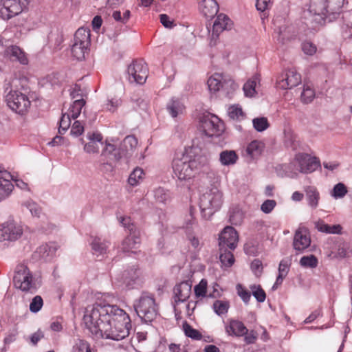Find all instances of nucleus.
Instances as JSON below:
<instances>
[{
	"label": "nucleus",
	"mask_w": 352,
	"mask_h": 352,
	"mask_svg": "<svg viewBox=\"0 0 352 352\" xmlns=\"http://www.w3.org/2000/svg\"><path fill=\"white\" fill-rule=\"evenodd\" d=\"M126 317V312L116 305L104 302H96L88 306L85 312L83 320L92 335L98 336L102 324L112 322L114 318Z\"/></svg>",
	"instance_id": "obj_1"
},
{
	"label": "nucleus",
	"mask_w": 352,
	"mask_h": 352,
	"mask_svg": "<svg viewBox=\"0 0 352 352\" xmlns=\"http://www.w3.org/2000/svg\"><path fill=\"white\" fill-rule=\"evenodd\" d=\"M200 153L201 149L192 145L186 148L181 158L173 160V172L179 180L190 179L204 170L208 159Z\"/></svg>",
	"instance_id": "obj_2"
},
{
	"label": "nucleus",
	"mask_w": 352,
	"mask_h": 352,
	"mask_svg": "<svg viewBox=\"0 0 352 352\" xmlns=\"http://www.w3.org/2000/svg\"><path fill=\"white\" fill-rule=\"evenodd\" d=\"M346 0H311L309 11L320 25L331 22L340 15Z\"/></svg>",
	"instance_id": "obj_3"
},
{
	"label": "nucleus",
	"mask_w": 352,
	"mask_h": 352,
	"mask_svg": "<svg viewBox=\"0 0 352 352\" xmlns=\"http://www.w3.org/2000/svg\"><path fill=\"white\" fill-rule=\"evenodd\" d=\"M131 324L129 316L126 314V317L114 318L112 322L102 324V330L97 338L121 340L129 334Z\"/></svg>",
	"instance_id": "obj_4"
},
{
	"label": "nucleus",
	"mask_w": 352,
	"mask_h": 352,
	"mask_svg": "<svg viewBox=\"0 0 352 352\" xmlns=\"http://www.w3.org/2000/svg\"><path fill=\"white\" fill-rule=\"evenodd\" d=\"M135 311L145 323L153 321L157 315V307L153 296L142 293L133 305Z\"/></svg>",
	"instance_id": "obj_5"
},
{
	"label": "nucleus",
	"mask_w": 352,
	"mask_h": 352,
	"mask_svg": "<svg viewBox=\"0 0 352 352\" xmlns=\"http://www.w3.org/2000/svg\"><path fill=\"white\" fill-rule=\"evenodd\" d=\"M223 203L222 193L217 188L203 194L200 197L199 207L203 217L210 218L216 211L220 209Z\"/></svg>",
	"instance_id": "obj_6"
},
{
	"label": "nucleus",
	"mask_w": 352,
	"mask_h": 352,
	"mask_svg": "<svg viewBox=\"0 0 352 352\" xmlns=\"http://www.w3.org/2000/svg\"><path fill=\"white\" fill-rule=\"evenodd\" d=\"M210 91H221L226 97L231 98L238 85L229 76L223 74L215 73L207 81Z\"/></svg>",
	"instance_id": "obj_7"
},
{
	"label": "nucleus",
	"mask_w": 352,
	"mask_h": 352,
	"mask_svg": "<svg viewBox=\"0 0 352 352\" xmlns=\"http://www.w3.org/2000/svg\"><path fill=\"white\" fill-rule=\"evenodd\" d=\"M13 284L16 289L25 292L32 293L36 289L32 273L25 264H19L15 267Z\"/></svg>",
	"instance_id": "obj_8"
},
{
	"label": "nucleus",
	"mask_w": 352,
	"mask_h": 352,
	"mask_svg": "<svg viewBox=\"0 0 352 352\" xmlns=\"http://www.w3.org/2000/svg\"><path fill=\"white\" fill-rule=\"evenodd\" d=\"M90 43V30L84 28H78L74 34L71 48L72 56L78 60H84L85 55L89 54Z\"/></svg>",
	"instance_id": "obj_9"
},
{
	"label": "nucleus",
	"mask_w": 352,
	"mask_h": 352,
	"mask_svg": "<svg viewBox=\"0 0 352 352\" xmlns=\"http://www.w3.org/2000/svg\"><path fill=\"white\" fill-rule=\"evenodd\" d=\"M30 0H1L0 17L4 20L19 15L28 8Z\"/></svg>",
	"instance_id": "obj_10"
},
{
	"label": "nucleus",
	"mask_w": 352,
	"mask_h": 352,
	"mask_svg": "<svg viewBox=\"0 0 352 352\" xmlns=\"http://www.w3.org/2000/svg\"><path fill=\"white\" fill-rule=\"evenodd\" d=\"M200 129L208 137L219 136L223 131L224 125L217 116L208 113L200 118Z\"/></svg>",
	"instance_id": "obj_11"
},
{
	"label": "nucleus",
	"mask_w": 352,
	"mask_h": 352,
	"mask_svg": "<svg viewBox=\"0 0 352 352\" xmlns=\"http://www.w3.org/2000/svg\"><path fill=\"white\" fill-rule=\"evenodd\" d=\"M8 106L16 113L23 114L30 106L28 96L19 91L11 90L6 98Z\"/></svg>",
	"instance_id": "obj_12"
},
{
	"label": "nucleus",
	"mask_w": 352,
	"mask_h": 352,
	"mask_svg": "<svg viewBox=\"0 0 352 352\" xmlns=\"http://www.w3.org/2000/svg\"><path fill=\"white\" fill-rule=\"evenodd\" d=\"M129 80L142 85L148 76V67L142 60H133L127 69Z\"/></svg>",
	"instance_id": "obj_13"
},
{
	"label": "nucleus",
	"mask_w": 352,
	"mask_h": 352,
	"mask_svg": "<svg viewBox=\"0 0 352 352\" xmlns=\"http://www.w3.org/2000/svg\"><path fill=\"white\" fill-rule=\"evenodd\" d=\"M294 162L298 166V171L304 174L311 173L320 166V162L317 157L305 153H297Z\"/></svg>",
	"instance_id": "obj_14"
},
{
	"label": "nucleus",
	"mask_w": 352,
	"mask_h": 352,
	"mask_svg": "<svg viewBox=\"0 0 352 352\" xmlns=\"http://www.w3.org/2000/svg\"><path fill=\"white\" fill-rule=\"evenodd\" d=\"M23 234L21 225L13 220H9L0 227V242L3 241H15Z\"/></svg>",
	"instance_id": "obj_15"
},
{
	"label": "nucleus",
	"mask_w": 352,
	"mask_h": 352,
	"mask_svg": "<svg viewBox=\"0 0 352 352\" xmlns=\"http://www.w3.org/2000/svg\"><path fill=\"white\" fill-rule=\"evenodd\" d=\"M311 245V237L309 230L305 227H300L296 230L293 248L297 253H303Z\"/></svg>",
	"instance_id": "obj_16"
},
{
	"label": "nucleus",
	"mask_w": 352,
	"mask_h": 352,
	"mask_svg": "<svg viewBox=\"0 0 352 352\" xmlns=\"http://www.w3.org/2000/svg\"><path fill=\"white\" fill-rule=\"evenodd\" d=\"M239 236L237 232L231 226L226 227L219 234V247L234 250L237 246Z\"/></svg>",
	"instance_id": "obj_17"
},
{
	"label": "nucleus",
	"mask_w": 352,
	"mask_h": 352,
	"mask_svg": "<svg viewBox=\"0 0 352 352\" xmlns=\"http://www.w3.org/2000/svg\"><path fill=\"white\" fill-rule=\"evenodd\" d=\"M192 284L188 281H182L173 288L174 307L179 303L186 301L191 294Z\"/></svg>",
	"instance_id": "obj_18"
},
{
	"label": "nucleus",
	"mask_w": 352,
	"mask_h": 352,
	"mask_svg": "<svg viewBox=\"0 0 352 352\" xmlns=\"http://www.w3.org/2000/svg\"><path fill=\"white\" fill-rule=\"evenodd\" d=\"M3 56L11 62H18L23 65L28 64V58L26 54L16 45L7 47L4 50Z\"/></svg>",
	"instance_id": "obj_19"
},
{
	"label": "nucleus",
	"mask_w": 352,
	"mask_h": 352,
	"mask_svg": "<svg viewBox=\"0 0 352 352\" xmlns=\"http://www.w3.org/2000/svg\"><path fill=\"white\" fill-rule=\"evenodd\" d=\"M301 82V76L294 69L287 71L284 76L278 81V86L283 89H292Z\"/></svg>",
	"instance_id": "obj_20"
},
{
	"label": "nucleus",
	"mask_w": 352,
	"mask_h": 352,
	"mask_svg": "<svg viewBox=\"0 0 352 352\" xmlns=\"http://www.w3.org/2000/svg\"><path fill=\"white\" fill-rule=\"evenodd\" d=\"M124 283L129 289H133L136 285H140L142 280L140 277L139 269L137 266L133 265L124 270L122 274Z\"/></svg>",
	"instance_id": "obj_21"
},
{
	"label": "nucleus",
	"mask_w": 352,
	"mask_h": 352,
	"mask_svg": "<svg viewBox=\"0 0 352 352\" xmlns=\"http://www.w3.org/2000/svg\"><path fill=\"white\" fill-rule=\"evenodd\" d=\"M89 142L85 144L84 151L87 153H97L100 147L103 145L102 135L98 132L89 133L87 134Z\"/></svg>",
	"instance_id": "obj_22"
},
{
	"label": "nucleus",
	"mask_w": 352,
	"mask_h": 352,
	"mask_svg": "<svg viewBox=\"0 0 352 352\" xmlns=\"http://www.w3.org/2000/svg\"><path fill=\"white\" fill-rule=\"evenodd\" d=\"M231 26V21L228 16L224 14H219L212 26V37H218L221 32L230 29Z\"/></svg>",
	"instance_id": "obj_23"
},
{
	"label": "nucleus",
	"mask_w": 352,
	"mask_h": 352,
	"mask_svg": "<svg viewBox=\"0 0 352 352\" xmlns=\"http://www.w3.org/2000/svg\"><path fill=\"white\" fill-rule=\"evenodd\" d=\"M90 245L93 254L98 256L107 254L109 242L99 236H91Z\"/></svg>",
	"instance_id": "obj_24"
},
{
	"label": "nucleus",
	"mask_w": 352,
	"mask_h": 352,
	"mask_svg": "<svg viewBox=\"0 0 352 352\" xmlns=\"http://www.w3.org/2000/svg\"><path fill=\"white\" fill-rule=\"evenodd\" d=\"M57 250L55 243H45L40 245L34 252V256L47 261L54 256Z\"/></svg>",
	"instance_id": "obj_25"
},
{
	"label": "nucleus",
	"mask_w": 352,
	"mask_h": 352,
	"mask_svg": "<svg viewBox=\"0 0 352 352\" xmlns=\"http://www.w3.org/2000/svg\"><path fill=\"white\" fill-rule=\"evenodd\" d=\"M226 331L229 336L241 337L247 334L248 329L241 321L230 320L229 324L226 326Z\"/></svg>",
	"instance_id": "obj_26"
},
{
	"label": "nucleus",
	"mask_w": 352,
	"mask_h": 352,
	"mask_svg": "<svg viewBox=\"0 0 352 352\" xmlns=\"http://www.w3.org/2000/svg\"><path fill=\"white\" fill-rule=\"evenodd\" d=\"M199 11L206 17H213L219 11V5L215 0H203L199 5Z\"/></svg>",
	"instance_id": "obj_27"
},
{
	"label": "nucleus",
	"mask_w": 352,
	"mask_h": 352,
	"mask_svg": "<svg viewBox=\"0 0 352 352\" xmlns=\"http://www.w3.org/2000/svg\"><path fill=\"white\" fill-rule=\"evenodd\" d=\"M101 155L104 157H109L111 160L116 162L119 161L122 157L126 156L121 146L120 148H117L114 144L109 143L106 144L102 151Z\"/></svg>",
	"instance_id": "obj_28"
},
{
	"label": "nucleus",
	"mask_w": 352,
	"mask_h": 352,
	"mask_svg": "<svg viewBox=\"0 0 352 352\" xmlns=\"http://www.w3.org/2000/svg\"><path fill=\"white\" fill-rule=\"evenodd\" d=\"M305 192L308 205L314 209L316 208L320 199V193L317 188L312 186H308L305 187Z\"/></svg>",
	"instance_id": "obj_29"
},
{
	"label": "nucleus",
	"mask_w": 352,
	"mask_h": 352,
	"mask_svg": "<svg viewBox=\"0 0 352 352\" xmlns=\"http://www.w3.org/2000/svg\"><path fill=\"white\" fill-rule=\"evenodd\" d=\"M239 157L233 150H224L219 154V162L223 166H231L236 163Z\"/></svg>",
	"instance_id": "obj_30"
},
{
	"label": "nucleus",
	"mask_w": 352,
	"mask_h": 352,
	"mask_svg": "<svg viewBox=\"0 0 352 352\" xmlns=\"http://www.w3.org/2000/svg\"><path fill=\"white\" fill-rule=\"evenodd\" d=\"M140 243V232L129 234L122 241V249L124 252H129L136 248V245Z\"/></svg>",
	"instance_id": "obj_31"
},
{
	"label": "nucleus",
	"mask_w": 352,
	"mask_h": 352,
	"mask_svg": "<svg viewBox=\"0 0 352 352\" xmlns=\"http://www.w3.org/2000/svg\"><path fill=\"white\" fill-rule=\"evenodd\" d=\"M166 109L173 118H176L179 114L182 113L184 106L179 99L173 98L167 104Z\"/></svg>",
	"instance_id": "obj_32"
},
{
	"label": "nucleus",
	"mask_w": 352,
	"mask_h": 352,
	"mask_svg": "<svg viewBox=\"0 0 352 352\" xmlns=\"http://www.w3.org/2000/svg\"><path fill=\"white\" fill-rule=\"evenodd\" d=\"M232 250L229 248L219 247V259L225 267H231L234 262V255L232 252Z\"/></svg>",
	"instance_id": "obj_33"
},
{
	"label": "nucleus",
	"mask_w": 352,
	"mask_h": 352,
	"mask_svg": "<svg viewBox=\"0 0 352 352\" xmlns=\"http://www.w3.org/2000/svg\"><path fill=\"white\" fill-rule=\"evenodd\" d=\"M316 228L318 231L327 234H341L342 230V227L340 224L330 226L323 221L317 222Z\"/></svg>",
	"instance_id": "obj_34"
},
{
	"label": "nucleus",
	"mask_w": 352,
	"mask_h": 352,
	"mask_svg": "<svg viewBox=\"0 0 352 352\" xmlns=\"http://www.w3.org/2000/svg\"><path fill=\"white\" fill-rule=\"evenodd\" d=\"M13 189L14 185L10 180L0 178V201L8 198Z\"/></svg>",
	"instance_id": "obj_35"
},
{
	"label": "nucleus",
	"mask_w": 352,
	"mask_h": 352,
	"mask_svg": "<svg viewBox=\"0 0 352 352\" xmlns=\"http://www.w3.org/2000/svg\"><path fill=\"white\" fill-rule=\"evenodd\" d=\"M274 32L277 34L276 37L277 41L281 45L285 44L292 36L289 28L286 25L279 26L274 30Z\"/></svg>",
	"instance_id": "obj_36"
},
{
	"label": "nucleus",
	"mask_w": 352,
	"mask_h": 352,
	"mask_svg": "<svg viewBox=\"0 0 352 352\" xmlns=\"http://www.w3.org/2000/svg\"><path fill=\"white\" fill-rule=\"evenodd\" d=\"M262 150V143L259 141L254 140L248 145L246 153L252 159H254L261 155Z\"/></svg>",
	"instance_id": "obj_37"
},
{
	"label": "nucleus",
	"mask_w": 352,
	"mask_h": 352,
	"mask_svg": "<svg viewBox=\"0 0 352 352\" xmlns=\"http://www.w3.org/2000/svg\"><path fill=\"white\" fill-rule=\"evenodd\" d=\"M85 100L82 98L75 100L69 109L68 113H69V116H72L74 120L80 116L81 110L85 105Z\"/></svg>",
	"instance_id": "obj_38"
},
{
	"label": "nucleus",
	"mask_w": 352,
	"mask_h": 352,
	"mask_svg": "<svg viewBox=\"0 0 352 352\" xmlns=\"http://www.w3.org/2000/svg\"><path fill=\"white\" fill-rule=\"evenodd\" d=\"M341 34L343 38L347 39L352 37V14L349 17H344L341 25Z\"/></svg>",
	"instance_id": "obj_39"
},
{
	"label": "nucleus",
	"mask_w": 352,
	"mask_h": 352,
	"mask_svg": "<svg viewBox=\"0 0 352 352\" xmlns=\"http://www.w3.org/2000/svg\"><path fill=\"white\" fill-rule=\"evenodd\" d=\"M137 144L138 140L133 135H128L123 140L120 146L124 151V153H126V155H127L136 147Z\"/></svg>",
	"instance_id": "obj_40"
},
{
	"label": "nucleus",
	"mask_w": 352,
	"mask_h": 352,
	"mask_svg": "<svg viewBox=\"0 0 352 352\" xmlns=\"http://www.w3.org/2000/svg\"><path fill=\"white\" fill-rule=\"evenodd\" d=\"M154 197L160 203L166 204L171 199L170 193L164 188L159 187L154 190Z\"/></svg>",
	"instance_id": "obj_41"
},
{
	"label": "nucleus",
	"mask_w": 352,
	"mask_h": 352,
	"mask_svg": "<svg viewBox=\"0 0 352 352\" xmlns=\"http://www.w3.org/2000/svg\"><path fill=\"white\" fill-rule=\"evenodd\" d=\"M230 307L228 301L216 300L212 305V308L215 314L218 316H222L228 313Z\"/></svg>",
	"instance_id": "obj_42"
},
{
	"label": "nucleus",
	"mask_w": 352,
	"mask_h": 352,
	"mask_svg": "<svg viewBox=\"0 0 352 352\" xmlns=\"http://www.w3.org/2000/svg\"><path fill=\"white\" fill-rule=\"evenodd\" d=\"M73 352H95L91 347L90 344L85 340L78 339L76 340L73 348Z\"/></svg>",
	"instance_id": "obj_43"
},
{
	"label": "nucleus",
	"mask_w": 352,
	"mask_h": 352,
	"mask_svg": "<svg viewBox=\"0 0 352 352\" xmlns=\"http://www.w3.org/2000/svg\"><path fill=\"white\" fill-rule=\"evenodd\" d=\"M301 267L305 268H315L318 266V260L314 254L302 256L299 261Z\"/></svg>",
	"instance_id": "obj_44"
},
{
	"label": "nucleus",
	"mask_w": 352,
	"mask_h": 352,
	"mask_svg": "<svg viewBox=\"0 0 352 352\" xmlns=\"http://www.w3.org/2000/svg\"><path fill=\"white\" fill-rule=\"evenodd\" d=\"M183 329L187 337L195 340H201V333L198 330L192 328L186 321L183 324Z\"/></svg>",
	"instance_id": "obj_45"
},
{
	"label": "nucleus",
	"mask_w": 352,
	"mask_h": 352,
	"mask_svg": "<svg viewBox=\"0 0 352 352\" xmlns=\"http://www.w3.org/2000/svg\"><path fill=\"white\" fill-rule=\"evenodd\" d=\"M49 43L54 47H59L63 41V36L58 30L52 31L48 35Z\"/></svg>",
	"instance_id": "obj_46"
},
{
	"label": "nucleus",
	"mask_w": 352,
	"mask_h": 352,
	"mask_svg": "<svg viewBox=\"0 0 352 352\" xmlns=\"http://www.w3.org/2000/svg\"><path fill=\"white\" fill-rule=\"evenodd\" d=\"M144 171L142 168L136 167L130 174L128 183L132 186H135L139 184V181L142 179Z\"/></svg>",
	"instance_id": "obj_47"
},
{
	"label": "nucleus",
	"mask_w": 352,
	"mask_h": 352,
	"mask_svg": "<svg viewBox=\"0 0 352 352\" xmlns=\"http://www.w3.org/2000/svg\"><path fill=\"white\" fill-rule=\"evenodd\" d=\"M243 219V214L239 208H235L230 211L229 221L232 225H240Z\"/></svg>",
	"instance_id": "obj_48"
},
{
	"label": "nucleus",
	"mask_w": 352,
	"mask_h": 352,
	"mask_svg": "<svg viewBox=\"0 0 352 352\" xmlns=\"http://www.w3.org/2000/svg\"><path fill=\"white\" fill-rule=\"evenodd\" d=\"M244 251L250 256H256L259 253L258 243L256 241H248L244 245Z\"/></svg>",
	"instance_id": "obj_49"
},
{
	"label": "nucleus",
	"mask_w": 352,
	"mask_h": 352,
	"mask_svg": "<svg viewBox=\"0 0 352 352\" xmlns=\"http://www.w3.org/2000/svg\"><path fill=\"white\" fill-rule=\"evenodd\" d=\"M253 126L258 132H262L266 130L269 126L270 124L267 119L265 117H260L254 118L252 120Z\"/></svg>",
	"instance_id": "obj_50"
},
{
	"label": "nucleus",
	"mask_w": 352,
	"mask_h": 352,
	"mask_svg": "<svg viewBox=\"0 0 352 352\" xmlns=\"http://www.w3.org/2000/svg\"><path fill=\"white\" fill-rule=\"evenodd\" d=\"M71 119H72V116H69V113H63L59 121V128L58 133L60 134H63L66 132V131L69 129L71 124Z\"/></svg>",
	"instance_id": "obj_51"
},
{
	"label": "nucleus",
	"mask_w": 352,
	"mask_h": 352,
	"mask_svg": "<svg viewBox=\"0 0 352 352\" xmlns=\"http://www.w3.org/2000/svg\"><path fill=\"white\" fill-rule=\"evenodd\" d=\"M120 222L129 231V234L140 232L136 226L132 222L130 217H120Z\"/></svg>",
	"instance_id": "obj_52"
},
{
	"label": "nucleus",
	"mask_w": 352,
	"mask_h": 352,
	"mask_svg": "<svg viewBox=\"0 0 352 352\" xmlns=\"http://www.w3.org/2000/svg\"><path fill=\"white\" fill-rule=\"evenodd\" d=\"M130 16L131 12L129 10H126L123 12L122 16L121 15V12L119 10H116L112 14V17L113 19L122 24H126L129 21Z\"/></svg>",
	"instance_id": "obj_53"
},
{
	"label": "nucleus",
	"mask_w": 352,
	"mask_h": 352,
	"mask_svg": "<svg viewBox=\"0 0 352 352\" xmlns=\"http://www.w3.org/2000/svg\"><path fill=\"white\" fill-rule=\"evenodd\" d=\"M315 97V91L309 86L305 87L302 92L301 93V100L303 103H310Z\"/></svg>",
	"instance_id": "obj_54"
},
{
	"label": "nucleus",
	"mask_w": 352,
	"mask_h": 352,
	"mask_svg": "<svg viewBox=\"0 0 352 352\" xmlns=\"http://www.w3.org/2000/svg\"><path fill=\"white\" fill-rule=\"evenodd\" d=\"M23 206L30 212L32 216L38 217L42 212L41 208L32 201H28Z\"/></svg>",
	"instance_id": "obj_55"
},
{
	"label": "nucleus",
	"mask_w": 352,
	"mask_h": 352,
	"mask_svg": "<svg viewBox=\"0 0 352 352\" xmlns=\"http://www.w3.org/2000/svg\"><path fill=\"white\" fill-rule=\"evenodd\" d=\"M251 289L252 290V295L258 302H263L265 301L266 294L260 285H254L251 287Z\"/></svg>",
	"instance_id": "obj_56"
},
{
	"label": "nucleus",
	"mask_w": 352,
	"mask_h": 352,
	"mask_svg": "<svg viewBox=\"0 0 352 352\" xmlns=\"http://www.w3.org/2000/svg\"><path fill=\"white\" fill-rule=\"evenodd\" d=\"M291 264L290 259L287 258L282 259L278 265V274L286 277L289 271Z\"/></svg>",
	"instance_id": "obj_57"
},
{
	"label": "nucleus",
	"mask_w": 352,
	"mask_h": 352,
	"mask_svg": "<svg viewBox=\"0 0 352 352\" xmlns=\"http://www.w3.org/2000/svg\"><path fill=\"white\" fill-rule=\"evenodd\" d=\"M43 305V298L40 296H36L33 298L30 304V310L32 313H37L41 310Z\"/></svg>",
	"instance_id": "obj_58"
},
{
	"label": "nucleus",
	"mask_w": 352,
	"mask_h": 352,
	"mask_svg": "<svg viewBox=\"0 0 352 352\" xmlns=\"http://www.w3.org/2000/svg\"><path fill=\"white\" fill-rule=\"evenodd\" d=\"M347 193L346 187L342 183L336 184L333 188L332 196L336 198L343 197Z\"/></svg>",
	"instance_id": "obj_59"
},
{
	"label": "nucleus",
	"mask_w": 352,
	"mask_h": 352,
	"mask_svg": "<svg viewBox=\"0 0 352 352\" xmlns=\"http://www.w3.org/2000/svg\"><path fill=\"white\" fill-rule=\"evenodd\" d=\"M195 296L199 297H204L206 294L207 291V281L205 279H202L198 285L195 287Z\"/></svg>",
	"instance_id": "obj_60"
},
{
	"label": "nucleus",
	"mask_w": 352,
	"mask_h": 352,
	"mask_svg": "<svg viewBox=\"0 0 352 352\" xmlns=\"http://www.w3.org/2000/svg\"><path fill=\"white\" fill-rule=\"evenodd\" d=\"M100 171L108 176H112L115 172V166L110 162H102L100 164Z\"/></svg>",
	"instance_id": "obj_61"
},
{
	"label": "nucleus",
	"mask_w": 352,
	"mask_h": 352,
	"mask_svg": "<svg viewBox=\"0 0 352 352\" xmlns=\"http://www.w3.org/2000/svg\"><path fill=\"white\" fill-rule=\"evenodd\" d=\"M255 87H256V80H249L247 81L244 85H243V91L245 93V95L246 96H252L256 91H255Z\"/></svg>",
	"instance_id": "obj_62"
},
{
	"label": "nucleus",
	"mask_w": 352,
	"mask_h": 352,
	"mask_svg": "<svg viewBox=\"0 0 352 352\" xmlns=\"http://www.w3.org/2000/svg\"><path fill=\"white\" fill-rule=\"evenodd\" d=\"M236 290L238 295L241 297L243 301L248 304L251 298V294L249 291L245 289L241 285H236Z\"/></svg>",
	"instance_id": "obj_63"
},
{
	"label": "nucleus",
	"mask_w": 352,
	"mask_h": 352,
	"mask_svg": "<svg viewBox=\"0 0 352 352\" xmlns=\"http://www.w3.org/2000/svg\"><path fill=\"white\" fill-rule=\"evenodd\" d=\"M276 206V201L275 200L267 199L261 204V210L263 212L269 214L274 210Z\"/></svg>",
	"instance_id": "obj_64"
}]
</instances>
